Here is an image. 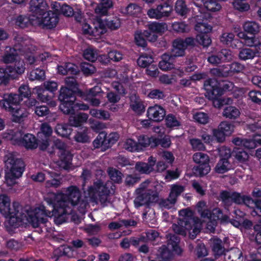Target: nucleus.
<instances>
[{"mask_svg":"<svg viewBox=\"0 0 261 261\" xmlns=\"http://www.w3.org/2000/svg\"><path fill=\"white\" fill-rule=\"evenodd\" d=\"M218 53L222 62L229 61L232 59V53L229 49H222Z\"/></svg>","mask_w":261,"mask_h":261,"instance_id":"nucleus-63","label":"nucleus"},{"mask_svg":"<svg viewBox=\"0 0 261 261\" xmlns=\"http://www.w3.org/2000/svg\"><path fill=\"white\" fill-rule=\"evenodd\" d=\"M180 242V238L175 234L170 236V239L168 240L167 246L170 247L173 252L177 254H180L182 252V250L179 246Z\"/></svg>","mask_w":261,"mask_h":261,"instance_id":"nucleus-32","label":"nucleus"},{"mask_svg":"<svg viewBox=\"0 0 261 261\" xmlns=\"http://www.w3.org/2000/svg\"><path fill=\"white\" fill-rule=\"evenodd\" d=\"M203 6L207 11L216 12L221 8V5L216 0H206L203 1Z\"/></svg>","mask_w":261,"mask_h":261,"instance_id":"nucleus-48","label":"nucleus"},{"mask_svg":"<svg viewBox=\"0 0 261 261\" xmlns=\"http://www.w3.org/2000/svg\"><path fill=\"white\" fill-rule=\"evenodd\" d=\"M40 130L41 132L38 134L39 138H45L49 139L52 134L53 129L49 124L46 123H42Z\"/></svg>","mask_w":261,"mask_h":261,"instance_id":"nucleus-47","label":"nucleus"},{"mask_svg":"<svg viewBox=\"0 0 261 261\" xmlns=\"http://www.w3.org/2000/svg\"><path fill=\"white\" fill-rule=\"evenodd\" d=\"M148 31H137L135 34V42L138 46L145 48L147 46L146 35H148Z\"/></svg>","mask_w":261,"mask_h":261,"instance_id":"nucleus-36","label":"nucleus"},{"mask_svg":"<svg viewBox=\"0 0 261 261\" xmlns=\"http://www.w3.org/2000/svg\"><path fill=\"white\" fill-rule=\"evenodd\" d=\"M195 30L198 33L195 39L196 43L203 47H208L212 43L211 38L209 34L212 30L211 25L203 21L197 22L195 25Z\"/></svg>","mask_w":261,"mask_h":261,"instance_id":"nucleus-10","label":"nucleus"},{"mask_svg":"<svg viewBox=\"0 0 261 261\" xmlns=\"http://www.w3.org/2000/svg\"><path fill=\"white\" fill-rule=\"evenodd\" d=\"M30 23L29 18L26 16L20 15L15 19V24L20 28H25Z\"/></svg>","mask_w":261,"mask_h":261,"instance_id":"nucleus-54","label":"nucleus"},{"mask_svg":"<svg viewBox=\"0 0 261 261\" xmlns=\"http://www.w3.org/2000/svg\"><path fill=\"white\" fill-rule=\"evenodd\" d=\"M218 127L225 134L226 136H228L233 132L234 125L229 122L223 121L221 122Z\"/></svg>","mask_w":261,"mask_h":261,"instance_id":"nucleus-53","label":"nucleus"},{"mask_svg":"<svg viewBox=\"0 0 261 261\" xmlns=\"http://www.w3.org/2000/svg\"><path fill=\"white\" fill-rule=\"evenodd\" d=\"M224 247L222 246V240L219 238L214 239L212 245V250L215 255L220 256L224 251Z\"/></svg>","mask_w":261,"mask_h":261,"instance_id":"nucleus-44","label":"nucleus"},{"mask_svg":"<svg viewBox=\"0 0 261 261\" xmlns=\"http://www.w3.org/2000/svg\"><path fill=\"white\" fill-rule=\"evenodd\" d=\"M166 125L167 127L172 128L174 127L179 126L180 125L175 116L172 114H168L165 119Z\"/></svg>","mask_w":261,"mask_h":261,"instance_id":"nucleus-56","label":"nucleus"},{"mask_svg":"<svg viewBox=\"0 0 261 261\" xmlns=\"http://www.w3.org/2000/svg\"><path fill=\"white\" fill-rule=\"evenodd\" d=\"M88 118V115L87 114L80 113L73 117H70L69 122L70 125L78 127L86 122Z\"/></svg>","mask_w":261,"mask_h":261,"instance_id":"nucleus-30","label":"nucleus"},{"mask_svg":"<svg viewBox=\"0 0 261 261\" xmlns=\"http://www.w3.org/2000/svg\"><path fill=\"white\" fill-rule=\"evenodd\" d=\"M138 195L134 200V204L136 207H139L144 205L149 204L152 202V195L149 192H138Z\"/></svg>","mask_w":261,"mask_h":261,"instance_id":"nucleus-21","label":"nucleus"},{"mask_svg":"<svg viewBox=\"0 0 261 261\" xmlns=\"http://www.w3.org/2000/svg\"><path fill=\"white\" fill-rule=\"evenodd\" d=\"M257 144L261 145V135L256 134L252 139H244L243 147L249 150L256 148Z\"/></svg>","mask_w":261,"mask_h":261,"instance_id":"nucleus-35","label":"nucleus"},{"mask_svg":"<svg viewBox=\"0 0 261 261\" xmlns=\"http://www.w3.org/2000/svg\"><path fill=\"white\" fill-rule=\"evenodd\" d=\"M17 56H18L17 49L14 47H7L6 51L3 56L2 60L5 63H11L16 60Z\"/></svg>","mask_w":261,"mask_h":261,"instance_id":"nucleus-31","label":"nucleus"},{"mask_svg":"<svg viewBox=\"0 0 261 261\" xmlns=\"http://www.w3.org/2000/svg\"><path fill=\"white\" fill-rule=\"evenodd\" d=\"M132 110L138 115H141L145 112V107L141 101L135 100L130 103Z\"/></svg>","mask_w":261,"mask_h":261,"instance_id":"nucleus-57","label":"nucleus"},{"mask_svg":"<svg viewBox=\"0 0 261 261\" xmlns=\"http://www.w3.org/2000/svg\"><path fill=\"white\" fill-rule=\"evenodd\" d=\"M194 162L198 165L194 167V173L201 177L207 174L210 171L208 156L202 152L195 153L193 156Z\"/></svg>","mask_w":261,"mask_h":261,"instance_id":"nucleus-12","label":"nucleus"},{"mask_svg":"<svg viewBox=\"0 0 261 261\" xmlns=\"http://www.w3.org/2000/svg\"><path fill=\"white\" fill-rule=\"evenodd\" d=\"M173 56L168 54H164L162 56V60L160 61L159 67L163 71H168L174 68V65L171 62V58Z\"/></svg>","mask_w":261,"mask_h":261,"instance_id":"nucleus-33","label":"nucleus"},{"mask_svg":"<svg viewBox=\"0 0 261 261\" xmlns=\"http://www.w3.org/2000/svg\"><path fill=\"white\" fill-rule=\"evenodd\" d=\"M191 213V211L187 209H183L179 212L180 215L185 216L183 218V223H182V224H184L185 228L189 231L192 230V231L190 232V236L191 238L194 239L197 234L200 232V229L197 227L199 220L192 215L189 216V213Z\"/></svg>","mask_w":261,"mask_h":261,"instance_id":"nucleus-11","label":"nucleus"},{"mask_svg":"<svg viewBox=\"0 0 261 261\" xmlns=\"http://www.w3.org/2000/svg\"><path fill=\"white\" fill-rule=\"evenodd\" d=\"M136 170L141 174H149L154 170L150 165L142 162H137L135 165Z\"/></svg>","mask_w":261,"mask_h":261,"instance_id":"nucleus-42","label":"nucleus"},{"mask_svg":"<svg viewBox=\"0 0 261 261\" xmlns=\"http://www.w3.org/2000/svg\"><path fill=\"white\" fill-rule=\"evenodd\" d=\"M10 73L7 72V67H0V86L7 85L10 81Z\"/></svg>","mask_w":261,"mask_h":261,"instance_id":"nucleus-55","label":"nucleus"},{"mask_svg":"<svg viewBox=\"0 0 261 261\" xmlns=\"http://www.w3.org/2000/svg\"><path fill=\"white\" fill-rule=\"evenodd\" d=\"M65 83L66 86H62L58 96L60 101L59 109L65 114H73L76 110L75 100L78 96L75 89L67 84V77Z\"/></svg>","mask_w":261,"mask_h":261,"instance_id":"nucleus-3","label":"nucleus"},{"mask_svg":"<svg viewBox=\"0 0 261 261\" xmlns=\"http://www.w3.org/2000/svg\"><path fill=\"white\" fill-rule=\"evenodd\" d=\"M148 97L151 99H163L166 97L164 92L157 89H151L148 94Z\"/></svg>","mask_w":261,"mask_h":261,"instance_id":"nucleus-60","label":"nucleus"},{"mask_svg":"<svg viewBox=\"0 0 261 261\" xmlns=\"http://www.w3.org/2000/svg\"><path fill=\"white\" fill-rule=\"evenodd\" d=\"M165 115V110L158 105L149 107L147 111V117L155 122H160L163 120Z\"/></svg>","mask_w":261,"mask_h":261,"instance_id":"nucleus-16","label":"nucleus"},{"mask_svg":"<svg viewBox=\"0 0 261 261\" xmlns=\"http://www.w3.org/2000/svg\"><path fill=\"white\" fill-rule=\"evenodd\" d=\"M193 118L197 122L203 124L207 123L209 120L208 114L201 112H197Z\"/></svg>","mask_w":261,"mask_h":261,"instance_id":"nucleus-59","label":"nucleus"},{"mask_svg":"<svg viewBox=\"0 0 261 261\" xmlns=\"http://www.w3.org/2000/svg\"><path fill=\"white\" fill-rule=\"evenodd\" d=\"M71 126L70 124H58L56 127L55 131L59 136L67 138L71 133Z\"/></svg>","mask_w":261,"mask_h":261,"instance_id":"nucleus-38","label":"nucleus"},{"mask_svg":"<svg viewBox=\"0 0 261 261\" xmlns=\"http://www.w3.org/2000/svg\"><path fill=\"white\" fill-rule=\"evenodd\" d=\"M125 10L128 15L137 17L141 12V8L136 4H129L126 7Z\"/></svg>","mask_w":261,"mask_h":261,"instance_id":"nucleus-50","label":"nucleus"},{"mask_svg":"<svg viewBox=\"0 0 261 261\" xmlns=\"http://www.w3.org/2000/svg\"><path fill=\"white\" fill-rule=\"evenodd\" d=\"M243 29L244 33L245 34L247 35V34L251 35V37H255V35L257 34L260 30V25L259 24L255 21H246L244 23Z\"/></svg>","mask_w":261,"mask_h":261,"instance_id":"nucleus-26","label":"nucleus"},{"mask_svg":"<svg viewBox=\"0 0 261 261\" xmlns=\"http://www.w3.org/2000/svg\"><path fill=\"white\" fill-rule=\"evenodd\" d=\"M240 115L239 110L233 106H227L223 110L224 117L230 119H235Z\"/></svg>","mask_w":261,"mask_h":261,"instance_id":"nucleus-40","label":"nucleus"},{"mask_svg":"<svg viewBox=\"0 0 261 261\" xmlns=\"http://www.w3.org/2000/svg\"><path fill=\"white\" fill-rule=\"evenodd\" d=\"M23 134L22 130L17 129H7L3 133V138L10 140L13 145L20 146Z\"/></svg>","mask_w":261,"mask_h":261,"instance_id":"nucleus-17","label":"nucleus"},{"mask_svg":"<svg viewBox=\"0 0 261 261\" xmlns=\"http://www.w3.org/2000/svg\"><path fill=\"white\" fill-rule=\"evenodd\" d=\"M163 6H158L155 9H150L147 12V15L150 18H155L157 19L163 18L162 13H161V9Z\"/></svg>","mask_w":261,"mask_h":261,"instance_id":"nucleus-58","label":"nucleus"},{"mask_svg":"<svg viewBox=\"0 0 261 261\" xmlns=\"http://www.w3.org/2000/svg\"><path fill=\"white\" fill-rule=\"evenodd\" d=\"M44 204L34 210H26L17 201H13L11 206L10 197L1 194L0 213L8 219V224L12 228L19 227L25 221L37 228L41 224H45L47 217L60 219L63 215L70 214L69 204L82 208H86L88 205L87 201L82 199L81 193L75 186L67 188L66 193H48L44 197Z\"/></svg>","mask_w":261,"mask_h":261,"instance_id":"nucleus-1","label":"nucleus"},{"mask_svg":"<svg viewBox=\"0 0 261 261\" xmlns=\"http://www.w3.org/2000/svg\"><path fill=\"white\" fill-rule=\"evenodd\" d=\"M158 252L159 254L156 258L150 261H171L173 253L170 247L163 245L159 248Z\"/></svg>","mask_w":261,"mask_h":261,"instance_id":"nucleus-24","label":"nucleus"},{"mask_svg":"<svg viewBox=\"0 0 261 261\" xmlns=\"http://www.w3.org/2000/svg\"><path fill=\"white\" fill-rule=\"evenodd\" d=\"M175 10L178 15L186 16L189 10L184 0H177L175 6Z\"/></svg>","mask_w":261,"mask_h":261,"instance_id":"nucleus-43","label":"nucleus"},{"mask_svg":"<svg viewBox=\"0 0 261 261\" xmlns=\"http://www.w3.org/2000/svg\"><path fill=\"white\" fill-rule=\"evenodd\" d=\"M232 166L226 159H220L215 167V171L219 174H223L232 168Z\"/></svg>","mask_w":261,"mask_h":261,"instance_id":"nucleus-29","label":"nucleus"},{"mask_svg":"<svg viewBox=\"0 0 261 261\" xmlns=\"http://www.w3.org/2000/svg\"><path fill=\"white\" fill-rule=\"evenodd\" d=\"M120 27V19L117 17H109L102 20L98 18L93 22L92 26L85 23L83 26V33L94 37H100L107 31V28L116 30Z\"/></svg>","mask_w":261,"mask_h":261,"instance_id":"nucleus-2","label":"nucleus"},{"mask_svg":"<svg viewBox=\"0 0 261 261\" xmlns=\"http://www.w3.org/2000/svg\"><path fill=\"white\" fill-rule=\"evenodd\" d=\"M152 61L153 59L151 56L142 55L137 60V64L141 67L148 68Z\"/></svg>","mask_w":261,"mask_h":261,"instance_id":"nucleus-52","label":"nucleus"},{"mask_svg":"<svg viewBox=\"0 0 261 261\" xmlns=\"http://www.w3.org/2000/svg\"><path fill=\"white\" fill-rule=\"evenodd\" d=\"M7 72L10 73V79H15L18 75L22 74L25 69L23 61L15 62L14 66H6Z\"/></svg>","mask_w":261,"mask_h":261,"instance_id":"nucleus-20","label":"nucleus"},{"mask_svg":"<svg viewBox=\"0 0 261 261\" xmlns=\"http://www.w3.org/2000/svg\"><path fill=\"white\" fill-rule=\"evenodd\" d=\"M83 57L86 60L93 62L97 58V54L95 49L88 48L84 51Z\"/></svg>","mask_w":261,"mask_h":261,"instance_id":"nucleus-51","label":"nucleus"},{"mask_svg":"<svg viewBox=\"0 0 261 261\" xmlns=\"http://www.w3.org/2000/svg\"><path fill=\"white\" fill-rule=\"evenodd\" d=\"M196 41L192 37L185 39L177 38L172 41L171 56L174 57H184L186 54V50L196 46Z\"/></svg>","mask_w":261,"mask_h":261,"instance_id":"nucleus-9","label":"nucleus"},{"mask_svg":"<svg viewBox=\"0 0 261 261\" xmlns=\"http://www.w3.org/2000/svg\"><path fill=\"white\" fill-rule=\"evenodd\" d=\"M110 193L109 188L100 179L94 181L88 189V194L90 198L93 201L99 199L101 203L107 201Z\"/></svg>","mask_w":261,"mask_h":261,"instance_id":"nucleus-7","label":"nucleus"},{"mask_svg":"<svg viewBox=\"0 0 261 261\" xmlns=\"http://www.w3.org/2000/svg\"><path fill=\"white\" fill-rule=\"evenodd\" d=\"M99 60L105 64L108 63L110 60L114 62H119L122 59V54L117 50H112L108 54V58L105 55H102L99 57Z\"/></svg>","mask_w":261,"mask_h":261,"instance_id":"nucleus-28","label":"nucleus"},{"mask_svg":"<svg viewBox=\"0 0 261 261\" xmlns=\"http://www.w3.org/2000/svg\"><path fill=\"white\" fill-rule=\"evenodd\" d=\"M58 165L60 167L68 170L70 168L73 155L71 152L67 150H61V152L58 153Z\"/></svg>","mask_w":261,"mask_h":261,"instance_id":"nucleus-18","label":"nucleus"},{"mask_svg":"<svg viewBox=\"0 0 261 261\" xmlns=\"http://www.w3.org/2000/svg\"><path fill=\"white\" fill-rule=\"evenodd\" d=\"M190 144L194 150H204L205 148L201 140L199 139L193 138L190 139Z\"/></svg>","mask_w":261,"mask_h":261,"instance_id":"nucleus-62","label":"nucleus"},{"mask_svg":"<svg viewBox=\"0 0 261 261\" xmlns=\"http://www.w3.org/2000/svg\"><path fill=\"white\" fill-rule=\"evenodd\" d=\"M67 82L70 86H72L75 89L77 96L82 99H87V98L95 97L100 93L101 89L98 86H95L89 90L83 91L79 88V85L75 77L73 76L67 77Z\"/></svg>","mask_w":261,"mask_h":261,"instance_id":"nucleus-13","label":"nucleus"},{"mask_svg":"<svg viewBox=\"0 0 261 261\" xmlns=\"http://www.w3.org/2000/svg\"><path fill=\"white\" fill-rule=\"evenodd\" d=\"M29 5L30 11L38 19L46 14L48 8L47 4L44 0H31Z\"/></svg>","mask_w":261,"mask_h":261,"instance_id":"nucleus-15","label":"nucleus"},{"mask_svg":"<svg viewBox=\"0 0 261 261\" xmlns=\"http://www.w3.org/2000/svg\"><path fill=\"white\" fill-rule=\"evenodd\" d=\"M118 139V137L116 133H111L109 135L106 133V136L102 139L103 147L101 151H105L110 148L113 145L116 143Z\"/></svg>","mask_w":261,"mask_h":261,"instance_id":"nucleus-34","label":"nucleus"},{"mask_svg":"<svg viewBox=\"0 0 261 261\" xmlns=\"http://www.w3.org/2000/svg\"><path fill=\"white\" fill-rule=\"evenodd\" d=\"M40 19L41 23L49 29L55 28L59 21V17L55 13L47 11L46 14Z\"/></svg>","mask_w":261,"mask_h":261,"instance_id":"nucleus-19","label":"nucleus"},{"mask_svg":"<svg viewBox=\"0 0 261 261\" xmlns=\"http://www.w3.org/2000/svg\"><path fill=\"white\" fill-rule=\"evenodd\" d=\"M22 98H20L16 93H6L4 94L3 99L0 100V106L7 112L12 111L15 107H19Z\"/></svg>","mask_w":261,"mask_h":261,"instance_id":"nucleus-14","label":"nucleus"},{"mask_svg":"<svg viewBox=\"0 0 261 261\" xmlns=\"http://www.w3.org/2000/svg\"><path fill=\"white\" fill-rule=\"evenodd\" d=\"M205 90H211V95L212 96L216 92V95H222L225 91H231L233 87V84L229 81L219 82L215 78H210L206 80L203 84Z\"/></svg>","mask_w":261,"mask_h":261,"instance_id":"nucleus-8","label":"nucleus"},{"mask_svg":"<svg viewBox=\"0 0 261 261\" xmlns=\"http://www.w3.org/2000/svg\"><path fill=\"white\" fill-rule=\"evenodd\" d=\"M45 78V73L43 69L37 68L32 70L29 75V79L33 81L35 80L43 81Z\"/></svg>","mask_w":261,"mask_h":261,"instance_id":"nucleus-41","label":"nucleus"},{"mask_svg":"<svg viewBox=\"0 0 261 261\" xmlns=\"http://www.w3.org/2000/svg\"><path fill=\"white\" fill-rule=\"evenodd\" d=\"M220 40L223 44L231 46L232 48L236 47L237 43H240V40L234 38V35L232 33H223L220 37Z\"/></svg>","mask_w":261,"mask_h":261,"instance_id":"nucleus-27","label":"nucleus"},{"mask_svg":"<svg viewBox=\"0 0 261 261\" xmlns=\"http://www.w3.org/2000/svg\"><path fill=\"white\" fill-rule=\"evenodd\" d=\"M187 27L188 25L183 22H174L172 24V30L178 33L185 32Z\"/></svg>","mask_w":261,"mask_h":261,"instance_id":"nucleus-64","label":"nucleus"},{"mask_svg":"<svg viewBox=\"0 0 261 261\" xmlns=\"http://www.w3.org/2000/svg\"><path fill=\"white\" fill-rule=\"evenodd\" d=\"M205 91L206 96H207L209 99L213 101V105L215 108L220 109L226 103L225 100L221 97L222 95H217L212 96L211 95V90ZM214 94L216 95V92H215Z\"/></svg>","mask_w":261,"mask_h":261,"instance_id":"nucleus-39","label":"nucleus"},{"mask_svg":"<svg viewBox=\"0 0 261 261\" xmlns=\"http://www.w3.org/2000/svg\"><path fill=\"white\" fill-rule=\"evenodd\" d=\"M37 93L38 99L43 102L50 101L55 96L44 87L38 88Z\"/></svg>","mask_w":261,"mask_h":261,"instance_id":"nucleus-37","label":"nucleus"},{"mask_svg":"<svg viewBox=\"0 0 261 261\" xmlns=\"http://www.w3.org/2000/svg\"><path fill=\"white\" fill-rule=\"evenodd\" d=\"M162 3L158 6H163L161 9V13H162L163 17H168L172 10V0H161Z\"/></svg>","mask_w":261,"mask_h":261,"instance_id":"nucleus-45","label":"nucleus"},{"mask_svg":"<svg viewBox=\"0 0 261 261\" xmlns=\"http://www.w3.org/2000/svg\"><path fill=\"white\" fill-rule=\"evenodd\" d=\"M232 157L238 163H245L249 158L248 153L240 147H235L232 151Z\"/></svg>","mask_w":261,"mask_h":261,"instance_id":"nucleus-25","label":"nucleus"},{"mask_svg":"<svg viewBox=\"0 0 261 261\" xmlns=\"http://www.w3.org/2000/svg\"><path fill=\"white\" fill-rule=\"evenodd\" d=\"M75 141L80 143H87L89 142V137L85 130L77 132L74 137Z\"/></svg>","mask_w":261,"mask_h":261,"instance_id":"nucleus-61","label":"nucleus"},{"mask_svg":"<svg viewBox=\"0 0 261 261\" xmlns=\"http://www.w3.org/2000/svg\"><path fill=\"white\" fill-rule=\"evenodd\" d=\"M22 142L19 146L24 147L27 149H34L38 147V139L31 134H23Z\"/></svg>","mask_w":261,"mask_h":261,"instance_id":"nucleus-23","label":"nucleus"},{"mask_svg":"<svg viewBox=\"0 0 261 261\" xmlns=\"http://www.w3.org/2000/svg\"><path fill=\"white\" fill-rule=\"evenodd\" d=\"M238 37L244 40V43L248 46L254 47V49L250 48H243L239 51V57L241 60L246 61L253 59L254 57H261V42L258 38L249 37L244 33L240 32Z\"/></svg>","mask_w":261,"mask_h":261,"instance_id":"nucleus-5","label":"nucleus"},{"mask_svg":"<svg viewBox=\"0 0 261 261\" xmlns=\"http://www.w3.org/2000/svg\"><path fill=\"white\" fill-rule=\"evenodd\" d=\"M165 25L163 23L152 22L148 24V28L151 33H162L165 30Z\"/></svg>","mask_w":261,"mask_h":261,"instance_id":"nucleus-49","label":"nucleus"},{"mask_svg":"<svg viewBox=\"0 0 261 261\" xmlns=\"http://www.w3.org/2000/svg\"><path fill=\"white\" fill-rule=\"evenodd\" d=\"M12 115L11 120L15 123H20L24 121V118L28 116V113L25 109L19 107H15L12 111H9Z\"/></svg>","mask_w":261,"mask_h":261,"instance_id":"nucleus-22","label":"nucleus"},{"mask_svg":"<svg viewBox=\"0 0 261 261\" xmlns=\"http://www.w3.org/2000/svg\"><path fill=\"white\" fill-rule=\"evenodd\" d=\"M25 164L21 159L9 156L5 161V179L8 185L13 186L16 179L20 177L24 170Z\"/></svg>","mask_w":261,"mask_h":261,"instance_id":"nucleus-4","label":"nucleus"},{"mask_svg":"<svg viewBox=\"0 0 261 261\" xmlns=\"http://www.w3.org/2000/svg\"><path fill=\"white\" fill-rule=\"evenodd\" d=\"M108 174L111 179L114 182L120 184L122 182L123 174L119 170L113 168H110L108 170Z\"/></svg>","mask_w":261,"mask_h":261,"instance_id":"nucleus-46","label":"nucleus"},{"mask_svg":"<svg viewBox=\"0 0 261 261\" xmlns=\"http://www.w3.org/2000/svg\"><path fill=\"white\" fill-rule=\"evenodd\" d=\"M219 197L222 203L226 206H230L232 203L245 205L248 207L254 204V201L250 196L236 191L223 190L220 192Z\"/></svg>","mask_w":261,"mask_h":261,"instance_id":"nucleus-6","label":"nucleus"}]
</instances>
